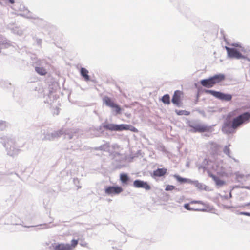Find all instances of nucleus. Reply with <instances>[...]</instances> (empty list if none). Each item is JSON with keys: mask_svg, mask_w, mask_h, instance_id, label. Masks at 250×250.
Returning <instances> with one entry per match:
<instances>
[{"mask_svg": "<svg viewBox=\"0 0 250 250\" xmlns=\"http://www.w3.org/2000/svg\"><path fill=\"white\" fill-rule=\"evenodd\" d=\"M226 49L227 51L228 55L230 58H240L242 55L239 51L235 48H231L228 47H226Z\"/></svg>", "mask_w": 250, "mask_h": 250, "instance_id": "obj_11", "label": "nucleus"}, {"mask_svg": "<svg viewBox=\"0 0 250 250\" xmlns=\"http://www.w3.org/2000/svg\"><path fill=\"white\" fill-rule=\"evenodd\" d=\"M175 112L179 115H189L190 114V112L186 110H176Z\"/></svg>", "mask_w": 250, "mask_h": 250, "instance_id": "obj_28", "label": "nucleus"}, {"mask_svg": "<svg viewBox=\"0 0 250 250\" xmlns=\"http://www.w3.org/2000/svg\"><path fill=\"white\" fill-rule=\"evenodd\" d=\"M206 93L210 94L219 99L229 101L232 99V96L230 94H225L220 92L215 91L211 90H206Z\"/></svg>", "mask_w": 250, "mask_h": 250, "instance_id": "obj_8", "label": "nucleus"}, {"mask_svg": "<svg viewBox=\"0 0 250 250\" xmlns=\"http://www.w3.org/2000/svg\"><path fill=\"white\" fill-rule=\"evenodd\" d=\"M211 78L214 82V84H216L224 81L225 79V76L223 74H219L214 75L211 77Z\"/></svg>", "mask_w": 250, "mask_h": 250, "instance_id": "obj_14", "label": "nucleus"}, {"mask_svg": "<svg viewBox=\"0 0 250 250\" xmlns=\"http://www.w3.org/2000/svg\"><path fill=\"white\" fill-rule=\"evenodd\" d=\"M80 245L82 247H87V244L85 242H81L80 243Z\"/></svg>", "mask_w": 250, "mask_h": 250, "instance_id": "obj_35", "label": "nucleus"}, {"mask_svg": "<svg viewBox=\"0 0 250 250\" xmlns=\"http://www.w3.org/2000/svg\"><path fill=\"white\" fill-rule=\"evenodd\" d=\"M183 95V93L179 90L175 91L174 94L173 96V103L178 106H180L181 104V98Z\"/></svg>", "mask_w": 250, "mask_h": 250, "instance_id": "obj_12", "label": "nucleus"}, {"mask_svg": "<svg viewBox=\"0 0 250 250\" xmlns=\"http://www.w3.org/2000/svg\"><path fill=\"white\" fill-rule=\"evenodd\" d=\"M231 197V193H229V198L230 199Z\"/></svg>", "mask_w": 250, "mask_h": 250, "instance_id": "obj_39", "label": "nucleus"}, {"mask_svg": "<svg viewBox=\"0 0 250 250\" xmlns=\"http://www.w3.org/2000/svg\"><path fill=\"white\" fill-rule=\"evenodd\" d=\"M120 180L124 184H126L129 180V178L126 174H121Z\"/></svg>", "mask_w": 250, "mask_h": 250, "instance_id": "obj_24", "label": "nucleus"}, {"mask_svg": "<svg viewBox=\"0 0 250 250\" xmlns=\"http://www.w3.org/2000/svg\"><path fill=\"white\" fill-rule=\"evenodd\" d=\"M166 173V169L164 168H158L154 171L153 175L156 177H161Z\"/></svg>", "mask_w": 250, "mask_h": 250, "instance_id": "obj_19", "label": "nucleus"}, {"mask_svg": "<svg viewBox=\"0 0 250 250\" xmlns=\"http://www.w3.org/2000/svg\"><path fill=\"white\" fill-rule=\"evenodd\" d=\"M116 167H118V168H120L121 167L120 165H117Z\"/></svg>", "mask_w": 250, "mask_h": 250, "instance_id": "obj_40", "label": "nucleus"}, {"mask_svg": "<svg viewBox=\"0 0 250 250\" xmlns=\"http://www.w3.org/2000/svg\"><path fill=\"white\" fill-rule=\"evenodd\" d=\"M3 180H4L3 176L0 175V185H2L3 184Z\"/></svg>", "mask_w": 250, "mask_h": 250, "instance_id": "obj_34", "label": "nucleus"}, {"mask_svg": "<svg viewBox=\"0 0 250 250\" xmlns=\"http://www.w3.org/2000/svg\"><path fill=\"white\" fill-rule=\"evenodd\" d=\"M250 118V114L245 112L238 117L233 119L231 122H227L225 123L223 129L227 130H235L244 123L248 122Z\"/></svg>", "mask_w": 250, "mask_h": 250, "instance_id": "obj_1", "label": "nucleus"}, {"mask_svg": "<svg viewBox=\"0 0 250 250\" xmlns=\"http://www.w3.org/2000/svg\"><path fill=\"white\" fill-rule=\"evenodd\" d=\"M200 83L202 86L207 88L212 87L215 85L211 77L208 79L202 80L200 81Z\"/></svg>", "mask_w": 250, "mask_h": 250, "instance_id": "obj_13", "label": "nucleus"}, {"mask_svg": "<svg viewBox=\"0 0 250 250\" xmlns=\"http://www.w3.org/2000/svg\"><path fill=\"white\" fill-rule=\"evenodd\" d=\"M223 151L228 156H230V149L229 148V146H225Z\"/></svg>", "mask_w": 250, "mask_h": 250, "instance_id": "obj_29", "label": "nucleus"}, {"mask_svg": "<svg viewBox=\"0 0 250 250\" xmlns=\"http://www.w3.org/2000/svg\"><path fill=\"white\" fill-rule=\"evenodd\" d=\"M162 102L166 104H170V97L168 94L164 95L162 98Z\"/></svg>", "mask_w": 250, "mask_h": 250, "instance_id": "obj_25", "label": "nucleus"}, {"mask_svg": "<svg viewBox=\"0 0 250 250\" xmlns=\"http://www.w3.org/2000/svg\"><path fill=\"white\" fill-rule=\"evenodd\" d=\"M7 126V123L5 121L0 120V131L3 130Z\"/></svg>", "mask_w": 250, "mask_h": 250, "instance_id": "obj_27", "label": "nucleus"}, {"mask_svg": "<svg viewBox=\"0 0 250 250\" xmlns=\"http://www.w3.org/2000/svg\"><path fill=\"white\" fill-rule=\"evenodd\" d=\"M233 46H235V44H233ZM238 46V45H235V46Z\"/></svg>", "mask_w": 250, "mask_h": 250, "instance_id": "obj_43", "label": "nucleus"}, {"mask_svg": "<svg viewBox=\"0 0 250 250\" xmlns=\"http://www.w3.org/2000/svg\"><path fill=\"white\" fill-rule=\"evenodd\" d=\"M209 177L212 178L215 184L218 186H222L225 184V182L212 173L209 174Z\"/></svg>", "mask_w": 250, "mask_h": 250, "instance_id": "obj_15", "label": "nucleus"}, {"mask_svg": "<svg viewBox=\"0 0 250 250\" xmlns=\"http://www.w3.org/2000/svg\"><path fill=\"white\" fill-rule=\"evenodd\" d=\"M112 147L114 148H115L116 147H118V146L117 145H114L112 146Z\"/></svg>", "mask_w": 250, "mask_h": 250, "instance_id": "obj_37", "label": "nucleus"}, {"mask_svg": "<svg viewBox=\"0 0 250 250\" xmlns=\"http://www.w3.org/2000/svg\"><path fill=\"white\" fill-rule=\"evenodd\" d=\"M172 188H173V189H174V187L173 186V187H172Z\"/></svg>", "mask_w": 250, "mask_h": 250, "instance_id": "obj_42", "label": "nucleus"}, {"mask_svg": "<svg viewBox=\"0 0 250 250\" xmlns=\"http://www.w3.org/2000/svg\"><path fill=\"white\" fill-rule=\"evenodd\" d=\"M73 182H74V184L78 187V188H81V186H79L78 185L79 183V180L78 178H74L73 179Z\"/></svg>", "mask_w": 250, "mask_h": 250, "instance_id": "obj_30", "label": "nucleus"}, {"mask_svg": "<svg viewBox=\"0 0 250 250\" xmlns=\"http://www.w3.org/2000/svg\"><path fill=\"white\" fill-rule=\"evenodd\" d=\"M105 129L110 131H120L122 130H130L133 132L137 133L138 129L130 125L121 124L116 125L114 124H107L104 125Z\"/></svg>", "mask_w": 250, "mask_h": 250, "instance_id": "obj_4", "label": "nucleus"}, {"mask_svg": "<svg viewBox=\"0 0 250 250\" xmlns=\"http://www.w3.org/2000/svg\"><path fill=\"white\" fill-rule=\"evenodd\" d=\"M7 2L11 5L10 7L15 11H21L23 13H20L21 16L27 18H33L31 13L27 9L19 0H7Z\"/></svg>", "mask_w": 250, "mask_h": 250, "instance_id": "obj_2", "label": "nucleus"}, {"mask_svg": "<svg viewBox=\"0 0 250 250\" xmlns=\"http://www.w3.org/2000/svg\"><path fill=\"white\" fill-rule=\"evenodd\" d=\"M48 96L50 98H51L52 97L54 98L55 95H54L53 93L50 92Z\"/></svg>", "mask_w": 250, "mask_h": 250, "instance_id": "obj_36", "label": "nucleus"}, {"mask_svg": "<svg viewBox=\"0 0 250 250\" xmlns=\"http://www.w3.org/2000/svg\"><path fill=\"white\" fill-rule=\"evenodd\" d=\"M104 103L106 106L110 107L112 109V112L114 115H118L121 113L122 109L119 105L117 104L109 97L104 96L103 98Z\"/></svg>", "mask_w": 250, "mask_h": 250, "instance_id": "obj_6", "label": "nucleus"}, {"mask_svg": "<svg viewBox=\"0 0 250 250\" xmlns=\"http://www.w3.org/2000/svg\"><path fill=\"white\" fill-rule=\"evenodd\" d=\"M110 155L115 162H121L124 159L123 156L118 152L111 153Z\"/></svg>", "mask_w": 250, "mask_h": 250, "instance_id": "obj_17", "label": "nucleus"}, {"mask_svg": "<svg viewBox=\"0 0 250 250\" xmlns=\"http://www.w3.org/2000/svg\"><path fill=\"white\" fill-rule=\"evenodd\" d=\"M3 140L2 144L5 148L7 154L12 157L17 156L20 150L16 145L15 140L10 137H5Z\"/></svg>", "mask_w": 250, "mask_h": 250, "instance_id": "obj_3", "label": "nucleus"}, {"mask_svg": "<svg viewBox=\"0 0 250 250\" xmlns=\"http://www.w3.org/2000/svg\"><path fill=\"white\" fill-rule=\"evenodd\" d=\"M174 176L177 181L180 183H189L190 182L189 179L181 177L179 175H174Z\"/></svg>", "mask_w": 250, "mask_h": 250, "instance_id": "obj_22", "label": "nucleus"}, {"mask_svg": "<svg viewBox=\"0 0 250 250\" xmlns=\"http://www.w3.org/2000/svg\"><path fill=\"white\" fill-rule=\"evenodd\" d=\"M166 190H172V185H168L167 186L166 189H165Z\"/></svg>", "mask_w": 250, "mask_h": 250, "instance_id": "obj_33", "label": "nucleus"}, {"mask_svg": "<svg viewBox=\"0 0 250 250\" xmlns=\"http://www.w3.org/2000/svg\"><path fill=\"white\" fill-rule=\"evenodd\" d=\"M35 71L37 73L41 75H44L46 74V70L42 67H35Z\"/></svg>", "mask_w": 250, "mask_h": 250, "instance_id": "obj_23", "label": "nucleus"}, {"mask_svg": "<svg viewBox=\"0 0 250 250\" xmlns=\"http://www.w3.org/2000/svg\"><path fill=\"white\" fill-rule=\"evenodd\" d=\"M196 131L203 132L208 130V128L205 125H198L194 127Z\"/></svg>", "mask_w": 250, "mask_h": 250, "instance_id": "obj_20", "label": "nucleus"}, {"mask_svg": "<svg viewBox=\"0 0 250 250\" xmlns=\"http://www.w3.org/2000/svg\"><path fill=\"white\" fill-rule=\"evenodd\" d=\"M81 75L84 78L86 81L90 80L89 76L88 75V71L84 68H81L80 71Z\"/></svg>", "mask_w": 250, "mask_h": 250, "instance_id": "obj_21", "label": "nucleus"}, {"mask_svg": "<svg viewBox=\"0 0 250 250\" xmlns=\"http://www.w3.org/2000/svg\"><path fill=\"white\" fill-rule=\"evenodd\" d=\"M133 186L136 188H142L146 190H149L151 189L150 186L146 182L140 180H136L133 182Z\"/></svg>", "mask_w": 250, "mask_h": 250, "instance_id": "obj_10", "label": "nucleus"}, {"mask_svg": "<svg viewBox=\"0 0 250 250\" xmlns=\"http://www.w3.org/2000/svg\"><path fill=\"white\" fill-rule=\"evenodd\" d=\"M51 101H52V100H50V101H47V102H48V103H51Z\"/></svg>", "mask_w": 250, "mask_h": 250, "instance_id": "obj_41", "label": "nucleus"}, {"mask_svg": "<svg viewBox=\"0 0 250 250\" xmlns=\"http://www.w3.org/2000/svg\"><path fill=\"white\" fill-rule=\"evenodd\" d=\"M40 226L42 227V228H41V229H47L51 227L48 224H43L40 225Z\"/></svg>", "mask_w": 250, "mask_h": 250, "instance_id": "obj_31", "label": "nucleus"}, {"mask_svg": "<svg viewBox=\"0 0 250 250\" xmlns=\"http://www.w3.org/2000/svg\"><path fill=\"white\" fill-rule=\"evenodd\" d=\"M78 244V240L73 239L71 241V244L60 243L56 244L54 246V250H72L75 248Z\"/></svg>", "mask_w": 250, "mask_h": 250, "instance_id": "obj_7", "label": "nucleus"}, {"mask_svg": "<svg viewBox=\"0 0 250 250\" xmlns=\"http://www.w3.org/2000/svg\"><path fill=\"white\" fill-rule=\"evenodd\" d=\"M108 124H107L106 125H107ZM106 124H103L99 126V127H98L97 128H92L91 129V131L92 132L93 131V136H98L100 135V134L103 132V128H105L104 127V125H105Z\"/></svg>", "mask_w": 250, "mask_h": 250, "instance_id": "obj_18", "label": "nucleus"}, {"mask_svg": "<svg viewBox=\"0 0 250 250\" xmlns=\"http://www.w3.org/2000/svg\"><path fill=\"white\" fill-rule=\"evenodd\" d=\"M184 208L188 210L200 211L201 209L198 208H191L189 204H186L184 206Z\"/></svg>", "mask_w": 250, "mask_h": 250, "instance_id": "obj_26", "label": "nucleus"}, {"mask_svg": "<svg viewBox=\"0 0 250 250\" xmlns=\"http://www.w3.org/2000/svg\"><path fill=\"white\" fill-rule=\"evenodd\" d=\"M65 134L64 138L66 139H71L73 138V135L69 133H66L63 129H61L58 131L52 132H47L44 136L43 139L52 140L56 138L60 137L61 135Z\"/></svg>", "mask_w": 250, "mask_h": 250, "instance_id": "obj_5", "label": "nucleus"}, {"mask_svg": "<svg viewBox=\"0 0 250 250\" xmlns=\"http://www.w3.org/2000/svg\"><path fill=\"white\" fill-rule=\"evenodd\" d=\"M110 145L109 143H105V144L100 146L99 147H95L93 148L95 150H102L104 151L109 152Z\"/></svg>", "mask_w": 250, "mask_h": 250, "instance_id": "obj_16", "label": "nucleus"}, {"mask_svg": "<svg viewBox=\"0 0 250 250\" xmlns=\"http://www.w3.org/2000/svg\"><path fill=\"white\" fill-rule=\"evenodd\" d=\"M38 43L40 44L42 42V41L41 40H39V41H38Z\"/></svg>", "mask_w": 250, "mask_h": 250, "instance_id": "obj_38", "label": "nucleus"}, {"mask_svg": "<svg viewBox=\"0 0 250 250\" xmlns=\"http://www.w3.org/2000/svg\"><path fill=\"white\" fill-rule=\"evenodd\" d=\"M190 204H202V205H203L204 204L203 203V202L201 201H191Z\"/></svg>", "mask_w": 250, "mask_h": 250, "instance_id": "obj_32", "label": "nucleus"}, {"mask_svg": "<svg viewBox=\"0 0 250 250\" xmlns=\"http://www.w3.org/2000/svg\"><path fill=\"white\" fill-rule=\"evenodd\" d=\"M123 191V188L120 187L109 186L105 188V193L108 195L118 194Z\"/></svg>", "mask_w": 250, "mask_h": 250, "instance_id": "obj_9", "label": "nucleus"}]
</instances>
